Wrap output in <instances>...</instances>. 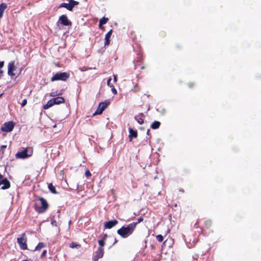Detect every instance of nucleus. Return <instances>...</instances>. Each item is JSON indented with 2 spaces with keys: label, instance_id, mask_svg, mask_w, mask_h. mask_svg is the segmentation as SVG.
<instances>
[{
  "label": "nucleus",
  "instance_id": "nucleus-7",
  "mask_svg": "<svg viewBox=\"0 0 261 261\" xmlns=\"http://www.w3.org/2000/svg\"><path fill=\"white\" fill-rule=\"evenodd\" d=\"M14 125L15 123L12 121L5 122L1 127V130L4 132H10L13 130Z\"/></svg>",
  "mask_w": 261,
  "mask_h": 261
},
{
  "label": "nucleus",
  "instance_id": "nucleus-51",
  "mask_svg": "<svg viewBox=\"0 0 261 261\" xmlns=\"http://www.w3.org/2000/svg\"><path fill=\"white\" fill-rule=\"evenodd\" d=\"M2 94L0 95V97L1 96Z\"/></svg>",
  "mask_w": 261,
  "mask_h": 261
},
{
  "label": "nucleus",
  "instance_id": "nucleus-19",
  "mask_svg": "<svg viewBox=\"0 0 261 261\" xmlns=\"http://www.w3.org/2000/svg\"><path fill=\"white\" fill-rule=\"evenodd\" d=\"M109 101L108 100H106L104 102H101L99 103L98 107L101 108L102 110H105V109L107 108V107L109 105Z\"/></svg>",
  "mask_w": 261,
  "mask_h": 261
},
{
  "label": "nucleus",
  "instance_id": "nucleus-37",
  "mask_svg": "<svg viewBox=\"0 0 261 261\" xmlns=\"http://www.w3.org/2000/svg\"><path fill=\"white\" fill-rule=\"evenodd\" d=\"M143 221V218L140 217L138 219V221L136 222H133L132 223H136V225Z\"/></svg>",
  "mask_w": 261,
  "mask_h": 261
},
{
  "label": "nucleus",
  "instance_id": "nucleus-49",
  "mask_svg": "<svg viewBox=\"0 0 261 261\" xmlns=\"http://www.w3.org/2000/svg\"><path fill=\"white\" fill-rule=\"evenodd\" d=\"M170 230L169 229H168V230H167L168 233H169V232H170Z\"/></svg>",
  "mask_w": 261,
  "mask_h": 261
},
{
  "label": "nucleus",
  "instance_id": "nucleus-48",
  "mask_svg": "<svg viewBox=\"0 0 261 261\" xmlns=\"http://www.w3.org/2000/svg\"><path fill=\"white\" fill-rule=\"evenodd\" d=\"M163 248V244L161 245V249H162Z\"/></svg>",
  "mask_w": 261,
  "mask_h": 261
},
{
  "label": "nucleus",
  "instance_id": "nucleus-2",
  "mask_svg": "<svg viewBox=\"0 0 261 261\" xmlns=\"http://www.w3.org/2000/svg\"><path fill=\"white\" fill-rule=\"evenodd\" d=\"M69 73L67 72H58L56 73L51 79L52 82L55 81H65L69 77Z\"/></svg>",
  "mask_w": 261,
  "mask_h": 261
},
{
  "label": "nucleus",
  "instance_id": "nucleus-3",
  "mask_svg": "<svg viewBox=\"0 0 261 261\" xmlns=\"http://www.w3.org/2000/svg\"><path fill=\"white\" fill-rule=\"evenodd\" d=\"M38 200L40 201L41 206L37 207V204H36V211L39 213H44L47 209L48 204L46 200L43 197H39Z\"/></svg>",
  "mask_w": 261,
  "mask_h": 261
},
{
  "label": "nucleus",
  "instance_id": "nucleus-10",
  "mask_svg": "<svg viewBox=\"0 0 261 261\" xmlns=\"http://www.w3.org/2000/svg\"><path fill=\"white\" fill-rule=\"evenodd\" d=\"M15 70V62L11 61L9 63L8 66V74L11 76H14L15 74L14 71Z\"/></svg>",
  "mask_w": 261,
  "mask_h": 261
},
{
  "label": "nucleus",
  "instance_id": "nucleus-40",
  "mask_svg": "<svg viewBox=\"0 0 261 261\" xmlns=\"http://www.w3.org/2000/svg\"><path fill=\"white\" fill-rule=\"evenodd\" d=\"M51 223L53 225L57 226V222L54 220H51Z\"/></svg>",
  "mask_w": 261,
  "mask_h": 261
},
{
  "label": "nucleus",
  "instance_id": "nucleus-50",
  "mask_svg": "<svg viewBox=\"0 0 261 261\" xmlns=\"http://www.w3.org/2000/svg\"><path fill=\"white\" fill-rule=\"evenodd\" d=\"M180 191H181L182 192H184V191L183 190Z\"/></svg>",
  "mask_w": 261,
  "mask_h": 261
},
{
  "label": "nucleus",
  "instance_id": "nucleus-35",
  "mask_svg": "<svg viewBox=\"0 0 261 261\" xmlns=\"http://www.w3.org/2000/svg\"><path fill=\"white\" fill-rule=\"evenodd\" d=\"M105 39V45L107 46L108 45L110 44V39Z\"/></svg>",
  "mask_w": 261,
  "mask_h": 261
},
{
  "label": "nucleus",
  "instance_id": "nucleus-33",
  "mask_svg": "<svg viewBox=\"0 0 261 261\" xmlns=\"http://www.w3.org/2000/svg\"><path fill=\"white\" fill-rule=\"evenodd\" d=\"M111 91L112 92V93L116 95L117 93V91L116 90V89L113 87H112V89H111Z\"/></svg>",
  "mask_w": 261,
  "mask_h": 261
},
{
  "label": "nucleus",
  "instance_id": "nucleus-13",
  "mask_svg": "<svg viewBox=\"0 0 261 261\" xmlns=\"http://www.w3.org/2000/svg\"><path fill=\"white\" fill-rule=\"evenodd\" d=\"M174 244V240L172 238L168 237L164 241V247L170 248Z\"/></svg>",
  "mask_w": 261,
  "mask_h": 261
},
{
  "label": "nucleus",
  "instance_id": "nucleus-1",
  "mask_svg": "<svg viewBox=\"0 0 261 261\" xmlns=\"http://www.w3.org/2000/svg\"><path fill=\"white\" fill-rule=\"evenodd\" d=\"M136 227V223H130L126 226H123L117 230V233L123 238H126L132 234Z\"/></svg>",
  "mask_w": 261,
  "mask_h": 261
},
{
  "label": "nucleus",
  "instance_id": "nucleus-31",
  "mask_svg": "<svg viewBox=\"0 0 261 261\" xmlns=\"http://www.w3.org/2000/svg\"><path fill=\"white\" fill-rule=\"evenodd\" d=\"M195 85V83L193 82H190L188 84V87L190 88L194 87Z\"/></svg>",
  "mask_w": 261,
  "mask_h": 261
},
{
  "label": "nucleus",
  "instance_id": "nucleus-16",
  "mask_svg": "<svg viewBox=\"0 0 261 261\" xmlns=\"http://www.w3.org/2000/svg\"><path fill=\"white\" fill-rule=\"evenodd\" d=\"M129 139L130 141H132L133 138H136L137 137V130H134L132 128H129Z\"/></svg>",
  "mask_w": 261,
  "mask_h": 261
},
{
  "label": "nucleus",
  "instance_id": "nucleus-47",
  "mask_svg": "<svg viewBox=\"0 0 261 261\" xmlns=\"http://www.w3.org/2000/svg\"><path fill=\"white\" fill-rule=\"evenodd\" d=\"M117 242V240L116 239L115 240L114 243H116Z\"/></svg>",
  "mask_w": 261,
  "mask_h": 261
},
{
  "label": "nucleus",
  "instance_id": "nucleus-17",
  "mask_svg": "<svg viewBox=\"0 0 261 261\" xmlns=\"http://www.w3.org/2000/svg\"><path fill=\"white\" fill-rule=\"evenodd\" d=\"M7 8V5L6 3H3L0 4V18L3 17L4 12Z\"/></svg>",
  "mask_w": 261,
  "mask_h": 261
},
{
  "label": "nucleus",
  "instance_id": "nucleus-44",
  "mask_svg": "<svg viewBox=\"0 0 261 261\" xmlns=\"http://www.w3.org/2000/svg\"><path fill=\"white\" fill-rule=\"evenodd\" d=\"M6 147H7V145H2V146H1V148H2V149H5V148H6Z\"/></svg>",
  "mask_w": 261,
  "mask_h": 261
},
{
  "label": "nucleus",
  "instance_id": "nucleus-24",
  "mask_svg": "<svg viewBox=\"0 0 261 261\" xmlns=\"http://www.w3.org/2000/svg\"><path fill=\"white\" fill-rule=\"evenodd\" d=\"M204 225L206 228L210 229L212 227V222L211 220H207L204 222Z\"/></svg>",
  "mask_w": 261,
  "mask_h": 261
},
{
  "label": "nucleus",
  "instance_id": "nucleus-15",
  "mask_svg": "<svg viewBox=\"0 0 261 261\" xmlns=\"http://www.w3.org/2000/svg\"><path fill=\"white\" fill-rule=\"evenodd\" d=\"M54 105H59L65 102V99L63 97H57L52 98Z\"/></svg>",
  "mask_w": 261,
  "mask_h": 261
},
{
  "label": "nucleus",
  "instance_id": "nucleus-11",
  "mask_svg": "<svg viewBox=\"0 0 261 261\" xmlns=\"http://www.w3.org/2000/svg\"><path fill=\"white\" fill-rule=\"evenodd\" d=\"M1 185L3 186L1 188L2 190H6L10 187V182L7 178H4L2 180H0Z\"/></svg>",
  "mask_w": 261,
  "mask_h": 261
},
{
  "label": "nucleus",
  "instance_id": "nucleus-41",
  "mask_svg": "<svg viewBox=\"0 0 261 261\" xmlns=\"http://www.w3.org/2000/svg\"><path fill=\"white\" fill-rule=\"evenodd\" d=\"M4 65V61H0V68H2Z\"/></svg>",
  "mask_w": 261,
  "mask_h": 261
},
{
  "label": "nucleus",
  "instance_id": "nucleus-45",
  "mask_svg": "<svg viewBox=\"0 0 261 261\" xmlns=\"http://www.w3.org/2000/svg\"><path fill=\"white\" fill-rule=\"evenodd\" d=\"M3 178V176L1 174H0V180H2V179Z\"/></svg>",
  "mask_w": 261,
  "mask_h": 261
},
{
  "label": "nucleus",
  "instance_id": "nucleus-29",
  "mask_svg": "<svg viewBox=\"0 0 261 261\" xmlns=\"http://www.w3.org/2000/svg\"><path fill=\"white\" fill-rule=\"evenodd\" d=\"M77 246H79V245L74 242L71 243L69 245V247L72 248H75Z\"/></svg>",
  "mask_w": 261,
  "mask_h": 261
},
{
  "label": "nucleus",
  "instance_id": "nucleus-30",
  "mask_svg": "<svg viewBox=\"0 0 261 261\" xmlns=\"http://www.w3.org/2000/svg\"><path fill=\"white\" fill-rule=\"evenodd\" d=\"M27 99H24L22 100V102H21V107H24V106L27 105Z\"/></svg>",
  "mask_w": 261,
  "mask_h": 261
},
{
  "label": "nucleus",
  "instance_id": "nucleus-12",
  "mask_svg": "<svg viewBox=\"0 0 261 261\" xmlns=\"http://www.w3.org/2000/svg\"><path fill=\"white\" fill-rule=\"evenodd\" d=\"M118 223V222L117 220H113L108 222H106L104 225L105 228L111 229L115 226L116 224H117Z\"/></svg>",
  "mask_w": 261,
  "mask_h": 261
},
{
  "label": "nucleus",
  "instance_id": "nucleus-36",
  "mask_svg": "<svg viewBox=\"0 0 261 261\" xmlns=\"http://www.w3.org/2000/svg\"><path fill=\"white\" fill-rule=\"evenodd\" d=\"M92 69L91 68H87L85 67L80 68V70L82 71H85L87 70L88 69Z\"/></svg>",
  "mask_w": 261,
  "mask_h": 261
},
{
  "label": "nucleus",
  "instance_id": "nucleus-25",
  "mask_svg": "<svg viewBox=\"0 0 261 261\" xmlns=\"http://www.w3.org/2000/svg\"><path fill=\"white\" fill-rule=\"evenodd\" d=\"M103 111V110H102L101 108L98 107L95 113L93 114V115L101 114L102 113Z\"/></svg>",
  "mask_w": 261,
  "mask_h": 261
},
{
  "label": "nucleus",
  "instance_id": "nucleus-23",
  "mask_svg": "<svg viewBox=\"0 0 261 261\" xmlns=\"http://www.w3.org/2000/svg\"><path fill=\"white\" fill-rule=\"evenodd\" d=\"M48 189H49V191L51 193H53L54 194H56L57 193V191L56 190V188H55V187L53 186V185L51 183L49 184V185H48Z\"/></svg>",
  "mask_w": 261,
  "mask_h": 261
},
{
  "label": "nucleus",
  "instance_id": "nucleus-22",
  "mask_svg": "<svg viewBox=\"0 0 261 261\" xmlns=\"http://www.w3.org/2000/svg\"><path fill=\"white\" fill-rule=\"evenodd\" d=\"M161 125V123L158 121H154L151 125V127L152 129H156L158 128Z\"/></svg>",
  "mask_w": 261,
  "mask_h": 261
},
{
  "label": "nucleus",
  "instance_id": "nucleus-4",
  "mask_svg": "<svg viewBox=\"0 0 261 261\" xmlns=\"http://www.w3.org/2000/svg\"><path fill=\"white\" fill-rule=\"evenodd\" d=\"M33 150L31 149L29 151L28 148H25L24 150L21 151H18L16 154V158L19 159H25L32 155Z\"/></svg>",
  "mask_w": 261,
  "mask_h": 261
},
{
  "label": "nucleus",
  "instance_id": "nucleus-5",
  "mask_svg": "<svg viewBox=\"0 0 261 261\" xmlns=\"http://www.w3.org/2000/svg\"><path fill=\"white\" fill-rule=\"evenodd\" d=\"M79 4V2L75 1L74 0H69L68 3H61L59 6V8H65L69 11H72L74 7Z\"/></svg>",
  "mask_w": 261,
  "mask_h": 261
},
{
  "label": "nucleus",
  "instance_id": "nucleus-6",
  "mask_svg": "<svg viewBox=\"0 0 261 261\" xmlns=\"http://www.w3.org/2000/svg\"><path fill=\"white\" fill-rule=\"evenodd\" d=\"M20 236V238H18L17 239V243L21 249L26 250L28 248L27 244V238L24 233L21 234Z\"/></svg>",
  "mask_w": 261,
  "mask_h": 261
},
{
  "label": "nucleus",
  "instance_id": "nucleus-46",
  "mask_svg": "<svg viewBox=\"0 0 261 261\" xmlns=\"http://www.w3.org/2000/svg\"><path fill=\"white\" fill-rule=\"evenodd\" d=\"M149 131H150V130H149V129H148V130H147V135H149Z\"/></svg>",
  "mask_w": 261,
  "mask_h": 261
},
{
  "label": "nucleus",
  "instance_id": "nucleus-43",
  "mask_svg": "<svg viewBox=\"0 0 261 261\" xmlns=\"http://www.w3.org/2000/svg\"><path fill=\"white\" fill-rule=\"evenodd\" d=\"M114 81L115 82L117 81V76L116 75H114Z\"/></svg>",
  "mask_w": 261,
  "mask_h": 261
},
{
  "label": "nucleus",
  "instance_id": "nucleus-26",
  "mask_svg": "<svg viewBox=\"0 0 261 261\" xmlns=\"http://www.w3.org/2000/svg\"><path fill=\"white\" fill-rule=\"evenodd\" d=\"M112 32H113V30L111 29L110 30L106 35L105 36V38L106 39H109L111 37V36L112 34Z\"/></svg>",
  "mask_w": 261,
  "mask_h": 261
},
{
  "label": "nucleus",
  "instance_id": "nucleus-38",
  "mask_svg": "<svg viewBox=\"0 0 261 261\" xmlns=\"http://www.w3.org/2000/svg\"><path fill=\"white\" fill-rule=\"evenodd\" d=\"M111 77H110V78L108 79V81H107V85H108L109 86H110V87H113V86L110 84V82H111Z\"/></svg>",
  "mask_w": 261,
  "mask_h": 261
},
{
  "label": "nucleus",
  "instance_id": "nucleus-39",
  "mask_svg": "<svg viewBox=\"0 0 261 261\" xmlns=\"http://www.w3.org/2000/svg\"><path fill=\"white\" fill-rule=\"evenodd\" d=\"M50 95L52 97H55L58 95V94L56 92H52L50 93Z\"/></svg>",
  "mask_w": 261,
  "mask_h": 261
},
{
  "label": "nucleus",
  "instance_id": "nucleus-20",
  "mask_svg": "<svg viewBox=\"0 0 261 261\" xmlns=\"http://www.w3.org/2000/svg\"><path fill=\"white\" fill-rule=\"evenodd\" d=\"M54 102L52 100V98L48 100L47 102V103L43 106V109L44 110L48 109L49 108L51 107V106H54Z\"/></svg>",
  "mask_w": 261,
  "mask_h": 261
},
{
  "label": "nucleus",
  "instance_id": "nucleus-14",
  "mask_svg": "<svg viewBox=\"0 0 261 261\" xmlns=\"http://www.w3.org/2000/svg\"><path fill=\"white\" fill-rule=\"evenodd\" d=\"M144 118H145V116L143 113H140L139 115H138L135 117V120L140 124H142L144 123Z\"/></svg>",
  "mask_w": 261,
  "mask_h": 261
},
{
  "label": "nucleus",
  "instance_id": "nucleus-21",
  "mask_svg": "<svg viewBox=\"0 0 261 261\" xmlns=\"http://www.w3.org/2000/svg\"><path fill=\"white\" fill-rule=\"evenodd\" d=\"M108 20V18H106L105 17H103L100 20H99V27L100 28H101V27L102 25L106 24Z\"/></svg>",
  "mask_w": 261,
  "mask_h": 261
},
{
  "label": "nucleus",
  "instance_id": "nucleus-9",
  "mask_svg": "<svg viewBox=\"0 0 261 261\" xmlns=\"http://www.w3.org/2000/svg\"><path fill=\"white\" fill-rule=\"evenodd\" d=\"M104 254V249L101 247H98L95 252L93 257V261H97L99 258L103 257Z\"/></svg>",
  "mask_w": 261,
  "mask_h": 261
},
{
  "label": "nucleus",
  "instance_id": "nucleus-34",
  "mask_svg": "<svg viewBox=\"0 0 261 261\" xmlns=\"http://www.w3.org/2000/svg\"><path fill=\"white\" fill-rule=\"evenodd\" d=\"M85 175L87 176V177H89V176H90L91 175V174L89 170H86V172H85Z\"/></svg>",
  "mask_w": 261,
  "mask_h": 261
},
{
  "label": "nucleus",
  "instance_id": "nucleus-18",
  "mask_svg": "<svg viewBox=\"0 0 261 261\" xmlns=\"http://www.w3.org/2000/svg\"><path fill=\"white\" fill-rule=\"evenodd\" d=\"M46 247V245L43 242H40L38 244L37 246L35 247L34 251H40L42 248Z\"/></svg>",
  "mask_w": 261,
  "mask_h": 261
},
{
  "label": "nucleus",
  "instance_id": "nucleus-8",
  "mask_svg": "<svg viewBox=\"0 0 261 261\" xmlns=\"http://www.w3.org/2000/svg\"><path fill=\"white\" fill-rule=\"evenodd\" d=\"M58 22L64 26H71L72 25L71 21L68 19L66 15H62L60 16Z\"/></svg>",
  "mask_w": 261,
  "mask_h": 261
},
{
  "label": "nucleus",
  "instance_id": "nucleus-27",
  "mask_svg": "<svg viewBox=\"0 0 261 261\" xmlns=\"http://www.w3.org/2000/svg\"><path fill=\"white\" fill-rule=\"evenodd\" d=\"M156 238L157 240L160 242H162L163 241V236L161 234L156 236Z\"/></svg>",
  "mask_w": 261,
  "mask_h": 261
},
{
  "label": "nucleus",
  "instance_id": "nucleus-32",
  "mask_svg": "<svg viewBox=\"0 0 261 261\" xmlns=\"http://www.w3.org/2000/svg\"><path fill=\"white\" fill-rule=\"evenodd\" d=\"M47 251L46 250H44L43 252H42V254L41 255V258H43L46 255Z\"/></svg>",
  "mask_w": 261,
  "mask_h": 261
},
{
  "label": "nucleus",
  "instance_id": "nucleus-28",
  "mask_svg": "<svg viewBox=\"0 0 261 261\" xmlns=\"http://www.w3.org/2000/svg\"><path fill=\"white\" fill-rule=\"evenodd\" d=\"M98 244H99V245L100 246L99 247L102 248V247L104 246L105 245V241H104L103 240H98Z\"/></svg>",
  "mask_w": 261,
  "mask_h": 261
},
{
  "label": "nucleus",
  "instance_id": "nucleus-42",
  "mask_svg": "<svg viewBox=\"0 0 261 261\" xmlns=\"http://www.w3.org/2000/svg\"><path fill=\"white\" fill-rule=\"evenodd\" d=\"M108 237V235L107 234H104L103 238L102 240H105Z\"/></svg>",
  "mask_w": 261,
  "mask_h": 261
}]
</instances>
